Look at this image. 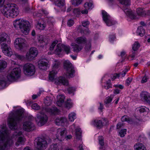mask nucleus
<instances>
[{
	"label": "nucleus",
	"instance_id": "obj_37",
	"mask_svg": "<svg viewBox=\"0 0 150 150\" xmlns=\"http://www.w3.org/2000/svg\"><path fill=\"white\" fill-rule=\"evenodd\" d=\"M102 86H103L104 88L106 89L107 90L110 88H111L112 86V84L111 83L110 80H108L105 82H102Z\"/></svg>",
	"mask_w": 150,
	"mask_h": 150
},
{
	"label": "nucleus",
	"instance_id": "obj_6",
	"mask_svg": "<svg viewBox=\"0 0 150 150\" xmlns=\"http://www.w3.org/2000/svg\"><path fill=\"white\" fill-rule=\"evenodd\" d=\"M75 42L78 44L73 42L71 44V46L74 52H78L81 51L83 48V45L86 44L85 50L86 52L91 50V40H87L84 37H80L77 38Z\"/></svg>",
	"mask_w": 150,
	"mask_h": 150
},
{
	"label": "nucleus",
	"instance_id": "obj_1",
	"mask_svg": "<svg viewBox=\"0 0 150 150\" xmlns=\"http://www.w3.org/2000/svg\"><path fill=\"white\" fill-rule=\"evenodd\" d=\"M0 129V150H8L13 143V139H17L16 145L18 146L20 144L23 143L25 139L21 136L22 134L21 132L17 130L14 133L12 138L8 137V132L5 125H4Z\"/></svg>",
	"mask_w": 150,
	"mask_h": 150
},
{
	"label": "nucleus",
	"instance_id": "obj_18",
	"mask_svg": "<svg viewBox=\"0 0 150 150\" xmlns=\"http://www.w3.org/2000/svg\"><path fill=\"white\" fill-rule=\"evenodd\" d=\"M67 131L65 128H59L57 130L56 134V139L60 141L64 140L65 135L67 134Z\"/></svg>",
	"mask_w": 150,
	"mask_h": 150
},
{
	"label": "nucleus",
	"instance_id": "obj_30",
	"mask_svg": "<svg viewBox=\"0 0 150 150\" xmlns=\"http://www.w3.org/2000/svg\"><path fill=\"white\" fill-rule=\"evenodd\" d=\"M134 150H147L145 146L139 142L137 143L134 146Z\"/></svg>",
	"mask_w": 150,
	"mask_h": 150
},
{
	"label": "nucleus",
	"instance_id": "obj_49",
	"mask_svg": "<svg viewBox=\"0 0 150 150\" xmlns=\"http://www.w3.org/2000/svg\"><path fill=\"white\" fill-rule=\"evenodd\" d=\"M12 55L13 58L16 59H20L22 60L24 58L23 56L19 55L17 53H15Z\"/></svg>",
	"mask_w": 150,
	"mask_h": 150
},
{
	"label": "nucleus",
	"instance_id": "obj_34",
	"mask_svg": "<svg viewBox=\"0 0 150 150\" xmlns=\"http://www.w3.org/2000/svg\"><path fill=\"white\" fill-rule=\"evenodd\" d=\"M74 103L70 99H68L65 103V107L69 109L72 108Z\"/></svg>",
	"mask_w": 150,
	"mask_h": 150
},
{
	"label": "nucleus",
	"instance_id": "obj_39",
	"mask_svg": "<svg viewBox=\"0 0 150 150\" xmlns=\"http://www.w3.org/2000/svg\"><path fill=\"white\" fill-rule=\"evenodd\" d=\"M76 87L70 86L67 89L68 93L70 94L73 96L74 92L76 91Z\"/></svg>",
	"mask_w": 150,
	"mask_h": 150
},
{
	"label": "nucleus",
	"instance_id": "obj_14",
	"mask_svg": "<svg viewBox=\"0 0 150 150\" xmlns=\"http://www.w3.org/2000/svg\"><path fill=\"white\" fill-rule=\"evenodd\" d=\"M63 49L67 54H68L70 53V51L69 46L62 45L60 44H59L57 45V48L55 51V53L58 55L59 57H61L64 52Z\"/></svg>",
	"mask_w": 150,
	"mask_h": 150
},
{
	"label": "nucleus",
	"instance_id": "obj_53",
	"mask_svg": "<svg viewBox=\"0 0 150 150\" xmlns=\"http://www.w3.org/2000/svg\"><path fill=\"white\" fill-rule=\"evenodd\" d=\"M31 108L35 110H38L40 109V106L36 103L33 104L31 105Z\"/></svg>",
	"mask_w": 150,
	"mask_h": 150
},
{
	"label": "nucleus",
	"instance_id": "obj_48",
	"mask_svg": "<svg viewBox=\"0 0 150 150\" xmlns=\"http://www.w3.org/2000/svg\"><path fill=\"white\" fill-rule=\"evenodd\" d=\"M48 13V12L47 11H46L45 10H42L41 11H40L37 14H36L35 13H34V16H36L38 17H40L43 14H47Z\"/></svg>",
	"mask_w": 150,
	"mask_h": 150
},
{
	"label": "nucleus",
	"instance_id": "obj_11",
	"mask_svg": "<svg viewBox=\"0 0 150 150\" xmlns=\"http://www.w3.org/2000/svg\"><path fill=\"white\" fill-rule=\"evenodd\" d=\"M65 74L69 77H72L74 76V70L72 64L68 60H64L63 62Z\"/></svg>",
	"mask_w": 150,
	"mask_h": 150
},
{
	"label": "nucleus",
	"instance_id": "obj_59",
	"mask_svg": "<svg viewBox=\"0 0 150 150\" xmlns=\"http://www.w3.org/2000/svg\"><path fill=\"white\" fill-rule=\"evenodd\" d=\"M126 52L125 50H122L120 52V56L122 57H124L125 56Z\"/></svg>",
	"mask_w": 150,
	"mask_h": 150
},
{
	"label": "nucleus",
	"instance_id": "obj_4",
	"mask_svg": "<svg viewBox=\"0 0 150 150\" xmlns=\"http://www.w3.org/2000/svg\"><path fill=\"white\" fill-rule=\"evenodd\" d=\"M24 110L22 108H18L15 112H11L7 119V123L11 129H16L18 127V122L23 117Z\"/></svg>",
	"mask_w": 150,
	"mask_h": 150
},
{
	"label": "nucleus",
	"instance_id": "obj_62",
	"mask_svg": "<svg viewBox=\"0 0 150 150\" xmlns=\"http://www.w3.org/2000/svg\"><path fill=\"white\" fill-rule=\"evenodd\" d=\"M103 104L101 103H100V106L98 108V109L101 112L102 111V110L103 108Z\"/></svg>",
	"mask_w": 150,
	"mask_h": 150
},
{
	"label": "nucleus",
	"instance_id": "obj_44",
	"mask_svg": "<svg viewBox=\"0 0 150 150\" xmlns=\"http://www.w3.org/2000/svg\"><path fill=\"white\" fill-rule=\"evenodd\" d=\"M82 26L81 25H80L79 27V31L81 33H83L85 35H87L89 33V31L88 29L87 28H86L85 29H82Z\"/></svg>",
	"mask_w": 150,
	"mask_h": 150
},
{
	"label": "nucleus",
	"instance_id": "obj_33",
	"mask_svg": "<svg viewBox=\"0 0 150 150\" xmlns=\"http://www.w3.org/2000/svg\"><path fill=\"white\" fill-rule=\"evenodd\" d=\"M137 111H139L140 113H146L149 111V109L144 106H141L136 108Z\"/></svg>",
	"mask_w": 150,
	"mask_h": 150
},
{
	"label": "nucleus",
	"instance_id": "obj_3",
	"mask_svg": "<svg viewBox=\"0 0 150 150\" xmlns=\"http://www.w3.org/2000/svg\"><path fill=\"white\" fill-rule=\"evenodd\" d=\"M119 2L122 5V10L127 15V16L132 19H138L141 17L145 16L146 15H148L149 13V11H145L143 9L140 8L137 9V15L134 16L132 11L129 8L130 5L129 0H118Z\"/></svg>",
	"mask_w": 150,
	"mask_h": 150
},
{
	"label": "nucleus",
	"instance_id": "obj_35",
	"mask_svg": "<svg viewBox=\"0 0 150 150\" xmlns=\"http://www.w3.org/2000/svg\"><path fill=\"white\" fill-rule=\"evenodd\" d=\"M137 33V35L140 36L142 37L144 36L145 33V30L143 27L140 26L138 27Z\"/></svg>",
	"mask_w": 150,
	"mask_h": 150
},
{
	"label": "nucleus",
	"instance_id": "obj_5",
	"mask_svg": "<svg viewBox=\"0 0 150 150\" xmlns=\"http://www.w3.org/2000/svg\"><path fill=\"white\" fill-rule=\"evenodd\" d=\"M44 110L51 115H58L60 112L59 110L56 107H53L51 108H43L41 112L36 115L35 118L37 124L39 126L44 125L48 120L47 116L43 112Z\"/></svg>",
	"mask_w": 150,
	"mask_h": 150
},
{
	"label": "nucleus",
	"instance_id": "obj_51",
	"mask_svg": "<svg viewBox=\"0 0 150 150\" xmlns=\"http://www.w3.org/2000/svg\"><path fill=\"white\" fill-rule=\"evenodd\" d=\"M121 120L122 122L127 121L129 123H131V119L127 116H123Z\"/></svg>",
	"mask_w": 150,
	"mask_h": 150
},
{
	"label": "nucleus",
	"instance_id": "obj_19",
	"mask_svg": "<svg viewBox=\"0 0 150 150\" xmlns=\"http://www.w3.org/2000/svg\"><path fill=\"white\" fill-rule=\"evenodd\" d=\"M38 54V52L37 49L35 47H32L30 49L29 51L27 53L26 57L28 59L32 60L36 57Z\"/></svg>",
	"mask_w": 150,
	"mask_h": 150
},
{
	"label": "nucleus",
	"instance_id": "obj_64",
	"mask_svg": "<svg viewBox=\"0 0 150 150\" xmlns=\"http://www.w3.org/2000/svg\"><path fill=\"white\" fill-rule=\"evenodd\" d=\"M72 138V136L71 135H68L66 137H65V138L67 140H68L71 139Z\"/></svg>",
	"mask_w": 150,
	"mask_h": 150
},
{
	"label": "nucleus",
	"instance_id": "obj_32",
	"mask_svg": "<svg viewBox=\"0 0 150 150\" xmlns=\"http://www.w3.org/2000/svg\"><path fill=\"white\" fill-rule=\"evenodd\" d=\"M76 114L75 112H70L68 115V120L69 121L73 122L76 118Z\"/></svg>",
	"mask_w": 150,
	"mask_h": 150
},
{
	"label": "nucleus",
	"instance_id": "obj_29",
	"mask_svg": "<svg viewBox=\"0 0 150 150\" xmlns=\"http://www.w3.org/2000/svg\"><path fill=\"white\" fill-rule=\"evenodd\" d=\"M57 105L59 107L61 106L64 102L65 97L63 95H59L57 96Z\"/></svg>",
	"mask_w": 150,
	"mask_h": 150
},
{
	"label": "nucleus",
	"instance_id": "obj_55",
	"mask_svg": "<svg viewBox=\"0 0 150 150\" xmlns=\"http://www.w3.org/2000/svg\"><path fill=\"white\" fill-rule=\"evenodd\" d=\"M132 78L131 77H128L126 80L125 85L127 86H129L132 81Z\"/></svg>",
	"mask_w": 150,
	"mask_h": 150
},
{
	"label": "nucleus",
	"instance_id": "obj_24",
	"mask_svg": "<svg viewBox=\"0 0 150 150\" xmlns=\"http://www.w3.org/2000/svg\"><path fill=\"white\" fill-rule=\"evenodd\" d=\"M23 128L24 130L30 132L35 129V125L31 122L26 121L23 123Z\"/></svg>",
	"mask_w": 150,
	"mask_h": 150
},
{
	"label": "nucleus",
	"instance_id": "obj_22",
	"mask_svg": "<svg viewBox=\"0 0 150 150\" xmlns=\"http://www.w3.org/2000/svg\"><path fill=\"white\" fill-rule=\"evenodd\" d=\"M1 48L3 53L5 55L10 57L13 54V52L10 47L7 44L2 45Z\"/></svg>",
	"mask_w": 150,
	"mask_h": 150
},
{
	"label": "nucleus",
	"instance_id": "obj_61",
	"mask_svg": "<svg viewBox=\"0 0 150 150\" xmlns=\"http://www.w3.org/2000/svg\"><path fill=\"white\" fill-rule=\"evenodd\" d=\"M89 24V22L88 21H83L82 23V25L83 27L87 26Z\"/></svg>",
	"mask_w": 150,
	"mask_h": 150
},
{
	"label": "nucleus",
	"instance_id": "obj_56",
	"mask_svg": "<svg viewBox=\"0 0 150 150\" xmlns=\"http://www.w3.org/2000/svg\"><path fill=\"white\" fill-rule=\"evenodd\" d=\"M58 41L57 40H55L52 42L50 46V50H53L54 46L56 45Z\"/></svg>",
	"mask_w": 150,
	"mask_h": 150
},
{
	"label": "nucleus",
	"instance_id": "obj_58",
	"mask_svg": "<svg viewBox=\"0 0 150 150\" xmlns=\"http://www.w3.org/2000/svg\"><path fill=\"white\" fill-rule=\"evenodd\" d=\"M148 79V78L146 76H145L142 78L141 82L142 83H145L147 81Z\"/></svg>",
	"mask_w": 150,
	"mask_h": 150
},
{
	"label": "nucleus",
	"instance_id": "obj_7",
	"mask_svg": "<svg viewBox=\"0 0 150 150\" xmlns=\"http://www.w3.org/2000/svg\"><path fill=\"white\" fill-rule=\"evenodd\" d=\"M21 75V70L19 67L13 68L9 72L6 79H2L0 80V89H3L5 87L7 81H15L20 77Z\"/></svg>",
	"mask_w": 150,
	"mask_h": 150
},
{
	"label": "nucleus",
	"instance_id": "obj_2",
	"mask_svg": "<svg viewBox=\"0 0 150 150\" xmlns=\"http://www.w3.org/2000/svg\"><path fill=\"white\" fill-rule=\"evenodd\" d=\"M61 63L58 60H54L53 62L52 71L50 72L49 78L50 80L54 82L57 85H63L67 86L69 85L68 80L64 77L60 76L56 77V75L59 70V67Z\"/></svg>",
	"mask_w": 150,
	"mask_h": 150
},
{
	"label": "nucleus",
	"instance_id": "obj_40",
	"mask_svg": "<svg viewBox=\"0 0 150 150\" xmlns=\"http://www.w3.org/2000/svg\"><path fill=\"white\" fill-rule=\"evenodd\" d=\"M82 0H71L70 2L74 6H77L81 4Z\"/></svg>",
	"mask_w": 150,
	"mask_h": 150
},
{
	"label": "nucleus",
	"instance_id": "obj_43",
	"mask_svg": "<svg viewBox=\"0 0 150 150\" xmlns=\"http://www.w3.org/2000/svg\"><path fill=\"white\" fill-rule=\"evenodd\" d=\"M116 40L115 35L114 34H110L108 37V40L111 43H113Z\"/></svg>",
	"mask_w": 150,
	"mask_h": 150
},
{
	"label": "nucleus",
	"instance_id": "obj_57",
	"mask_svg": "<svg viewBox=\"0 0 150 150\" xmlns=\"http://www.w3.org/2000/svg\"><path fill=\"white\" fill-rule=\"evenodd\" d=\"M74 22L73 20L72 19H69L67 21V25L69 27H71L74 24Z\"/></svg>",
	"mask_w": 150,
	"mask_h": 150
},
{
	"label": "nucleus",
	"instance_id": "obj_54",
	"mask_svg": "<svg viewBox=\"0 0 150 150\" xmlns=\"http://www.w3.org/2000/svg\"><path fill=\"white\" fill-rule=\"evenodd\" d=\"M113 98V96L112 95H111L110 97L108 96L106 98L105 100V103L107 104L110 103L112 100Z\"/></svg>",
	"mask_w": 150,
	"mask_h": 150
},
{
	"label": "nucleus",
	"instance_id": "obj_28",
	"mask_svg": "<svg viewBox=\"0 0 150 150\" xmlns=\"http://www.w3.org/2000/svg\"><path fill=\"white\" fill-rule=\"evenodd\" d=\"M8 38V35L6 33L0 34V44L1 46L6 45L7 40Z\"/></svg>",
	"mask_w": 150,
	"mask_h": 150
},
{
	"label": "nucleus",
	"instance_id": "obj_63",
	"mask_svg": "<svg viewBox=\"0 0 150 150\" xmlns=\"http://www.w3.org/2000/svg\"><path fill=\"white\" fill-rule=\"evenodd\" d=\"M84 146H83L82 144L79 145L78 147V149L79 150H84Z\"/></svg>",
	"mask_w": 150,
	"mask_h": 150
},
{
	"label": "nucleus",
	"instance_id": "obj_15",
	"mask_svg": "<svg viewBox=\"0 0 150 150\" xmlns=\"http://www.w3.org/2000/svg\"><path fill=\"white\" fill-rule=\"evenodd\" d=\"M102 13L103 21L107 26H110L116 23V22L106 11H102Z\"/></svg>",
	"mask_w": 150,
	"mask_h": 150
},
{
	"label": "nucleus",
	"instance_id": "obj_42",
	"mask_svg": "<svg viewBox=\"0 0 150 150\" xmlns=\"http://www.w3.org/2000/svg\"><path fill=\"white\" fill-rule=\"evenodd\" d=\"M38 42L41 44H42L41 46H44L46 45V43L45 41L44 37L42 36H40L38 38Z\"/></svg>",
	"mask_w": 150,
	"mask_h": 150
},
{
	"label": "nucleus",
	"instance_id": "obj_16",
	"mask_svg": "<svg viewBox=\"0 0 150 150\" xmlns=\"http://www.w3.org/2000/svg\"><path fill=\"white\" fill-rule=\"evenodd\" d=\"M25 40L22 38H17L14 40V45L15 48L19 50H22L25 47Z\"/></svg>",
	"mask_w": 150,
	"mask_h": 150
},
{
	"label": "nucleus",
	"instance_id": "obj_47",
	"mask_svg": "<svg viewBox=\"0 0 150 150\" xmlns=\"http://www.w3.org/2000/svg\"><path fill=\"white\" fill-rule=\"evenodd\" d=\"M127 131L126 129H122L119 132V134L121 137H123L126 134Z\"/></svg>",
	"mask_w": 150,
	"mask_h": 150
},
{
	"label": "nucleus",
	"instance_id": "obj_60",
	"mask_svg": "<svg viewBox=\"0 0 150 150\" xmlns=\"http://www.w3.org/2000/svg\"><path fill=\"white\" fill-rule=\"evenodd\" d=\"M114 86L116 88H118L120 89H122L123 88L124 86L121 85L117 84L114 85Z\"/></svg>",
	"mask_w": 150,
	"mask_h": 150
},
{
	"label": "nucleus",
	"instance_id": "obj_31",
	"mask_svg": "<svg viewBox=\"0 0 150 150\" xmlns=\"http://www.w3.org/2000/svg\"><path fill=\"white\" fill-rule=\"evenodd\" d=\"M98 142L100 146L99 147L100 150H105V148L104 146V141L103 138L102 136H99L98 138Z\"/></svg>",
	"mask_w": 150,
	"mask_h": 150
},
{
	"label": "nucleus",
	"instance_id": "obj_23",
	"mask_svg": "<svg viewBox=\"0 0 150 150\" xmlns=\"http://www.w3.org/2000/svg\"><path fill=\"white\" fill-rule=\"evenodd\" d=\"M140 46V45L137 41L134 42L132 45V54H131L129 57H131V60H132L134 58L136 54V52L139 48Z\"/></svg>",
	"mask_w": 150,
	"mask_h": 150
},
{
	"label": "nucleus",
	"instance_id": "obj_41",
	"mask_svg": "<svg viewBox=\"0 0 150 150\" xmlns=\"http://www.w3.org/2000/svg\"><path fill=\"white\" fill-rule=\"evenodd\" d=\"M52 99L49 97H47L44 100V103L47 106L51 105L52 103Z\"/></svg>",
	"mask_w": 150,
	"mask_h": 150
},
{
	"label": "nucleus",
	"instance_id": "obj_36",
	"mask_svg": "<svg viewBox=\"0 0 150 150\" xmlns=\"http://www.w3.org/2000/svg\"><path fill=\"white\" fill-rule=\"evenodd\" d=\"M73 12L75 16L78 17L82 13V10L80 8H75L73 10Z\"/></svg>",
	"mask_w": 150,
	"mask_h": 150
},
{
	"label": "nucleus",
	"instance_id": "obj_13",
	"mask_svg": "<svg viewBox=\"0 0 150 150\" xmlns=\"http://www.w3.org/2000/svg\"><path fill=\"white\" fill-rule=\"evenodd\" d=\"M23 71L24 74L27 76H33L35 72V67L32 64H26L23 66Z\"/></svg>",
	"mask_w": 150,
	"mask_h": 150
},
{
	"label": "nucleus",
	"instance_id": "obj_21",
	"mask_svg": "<svg viewBox=\"0 0 150 150\" xmlns=\"http://www.w3.org/2000/svg\"><path fill=\"white\" fill-rule=\"evenodd\" d=\"M55 123L57 125L64 126L69 124V121L65 117H58L56 119Z\"/></svg>",
	"mask_w": 150,
	"mask_h": 150
},
{
	"label": "nucleus",
	"instance_id": "obj_38",
	"mask_svg": "<svg viewBox=\"0 0 150 150\" xmlns=\"http://www.w3.org/2000/svg\"><path fill=\"white\" fill-rule=\"evenodd\" d=\"M129 70V68L128 67H126L122 70V71L118 73L120 74V78L124 77L127 73Z\"/></svg>",
	"mask_w": 150,
	"mask_h": 150
},
{
	"label": "nucleus",
	"instance_id": "obj_25",
	"mask_svg": "<svg viewBox=\"0 0 150 150\" xmlns=\"http://www.w3.org/2000/svg\"><path fill=\"white\" fill-rule=\"evenodd\" d=\"M84 9L82 10V14H87L88 10L92 9L93 8V3L90 1L86 2L84 4Z\"/></svg>",
	"mask_w": 150,
	"mask_h": 150
},
{
	"label": "nucleus",
	"instance_id": "obj_9",
	"mask_svg": "<svg viewBox=\"0 0 150 150\" xmlns=\"http://www.w3.org/2000/svg\"><path fill=\"white\" fill-rule=\"evenodd\" d=\"M13 25L16 28H19L20 31L23 34L27 35L29 32L30 27L29 23L22 19H16L13 21Z\"/></svg>",
	"mask_w": 150,
	"mask_h": 150
},
{
	"label": "nucleus",
	"instance_id": "obj_8",
	"mask_svg": "<svg viewBox=\"0 0 150 150\" xmlns=\"http://www.w3.org/2000/svg\"><path fill=\"white\" fill-rule=\"evenodd\" d=\"M3 14L8 18H14L18 16L19 11L18 6L14 4H6L1 9Z\"/></svg>",
	"mask_w": 150,
	"mask_h": 150
},
{
	"label": "nucleus",
	"instance_id": "obj_26",
	"mask_svg": "<svg viewBox=\"0 0 150 150\" xmlns=\"http://www.w3.org/2000/svg\"><path fill=\"white\" fill-rule=\"evenodd\" d=\"M55 5L59 7V10L62 11H65L66 7L64 3V0H54Z\"/></svg>",
	"mask_w": 150,
	"mask_h": 150
},
{
	"label": "nucleus",
	"instance_id": "obj_20",
	"mask_svg": "<svg viewBox=\"0 0 150 150\" xmlns=\"http://www.w3.org/2000/svg\"><path fill=\"white\" fill-rule=\"evenodd\" d=\"M38 67L40 69L46 70L49 67V61L46 59H42L38 61Z\"/></svg>",
	"mask_w": 150,
	"mask_h": 150
},
{
	"label": "nucleus",
	"instance_id": "obj_27",
	"mask_svg": "<svg viewBox=\"0 0 150 150\" xmlns=\"http://www.w3.org/2000/svg\"><path fill=\"white\" fill-rule=\"evenodd\" d=\"M141 99L150 104V93L146 91L142 92L140 94Z\"/></svg>",
	"mask_w": 150,
	"mask_h": 150
},
{
	"label": "nucleus",
	"instance_id": "obj_50",
	"mask_svg": "<svg viewBox=\"0 0 150 150\" xmlns=\"http://www.w3.org/2000/svg\"><path fill=\"white\" fill-rule=\"evenodd\" d=\"M45 27V24L38 22L36 25V27L40 30H43Z\"/></svg>",
	"mask_w": 150,
	"mask_h": 150
},
{
	"label": "nucleus",
	"instance_id": "obj_45",
	"mask_svg": "<svg viewBox=\"0 0 150 150\" xmlns=\"http://www.w3.org/2000/svg\"><path fill=\"white\" fill-rule=\"evenodd\" d=\"M7 63L4 60H0V70L5 68L7 67Z\"/></svg>",
	"mask_w": 150,
	"mask_h": 150
},
{
	"label": "nucleus",
	"instance_id": "obj_46",
	"mask_svg": "<svg viewBox=\"0 0 150 150\" xmlns=\"http://www.w3.org/2000/svg\"><path fill=\"white\" fill-rule=\"evenodd\" d=\"M48 150H59V147L56 144H52Z\"/></svg>",
	"mask_w": 150,
	"mask_h": 150
},
{
	"label": "nucleus",
	"instance_id": "obj_17",
	"mask_svg": "<svg viewBox=\"0 0 150 150\" xmlns=\"http://www.w3.org/2000/svg\"><path fill=\"white\" fill-rule=\"evenodd\" d=\"M75 130L76 137L77 139L80 140L81 138L82 131L81 129L79 127L75 128V125L73 124L69 127V131L73 133L74 130Z\"/></svg>",
	"mask_w": 150,
	"mask_h": 150
},
{
	"label": "nucleus",
	"instance_id": "obj_10",
	"mask_svg": "<svg viewBox=\"0 0 150 150\" xmlns=\"http://www.w3.org/2000/svg\"><path fill=\"white\" fill-rule=\"evenodd\" d=\"M108 124V121L105 118H97L92 120L90 125L97 129H100Z\"/></svg>",
	"mask_w": 150,
	"mask_h": 150
},
{
	"label": "nucleus",
	"instance_id": "obj_52",
	"mask_svg": "<svg viewBox=\"0 0 150 150\" xmlns=\"http://www.w3.org/2000/svg\"><path fill=\"white\" fill-rule=\"evenodd\" d=\"M111 78L112 80H114L117 78H120V74L118 73H115L111 75Z\"/></svg>",
	"mask_w": 150,
	"mask_h": 150
},
{
	"label": "nucleus",
	"instance_id": "obj_12",
	"mask_svg": "<svg viewBox=\"0 0 150 150\" xmlns=\"http://www.w3.org/2000/svg\"><path fill=\"white\" fill-rule=\"evenodd\" d=\"M48 142L43 137H38L34 140V146L38 150H42L47 147Z\"/></svg>",
	"mask_w": 150,
	"mask_h": 150
}]
</instances>
